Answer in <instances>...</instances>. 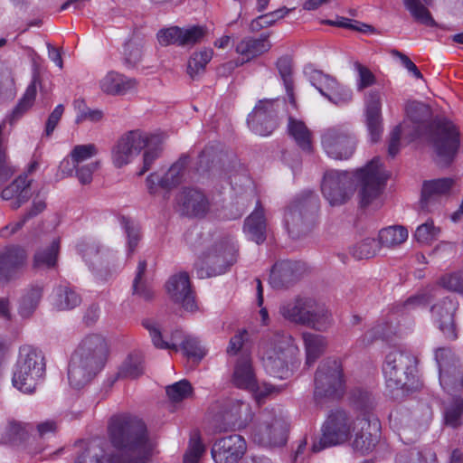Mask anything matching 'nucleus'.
Returning <instances> with one entry per match:
<instances>
[{
    "label": "nucleus",
    "instance_id": "60",
    "mask_svg": "<svg viewBox=\"0 0 463 463\" xmlns=\"http://www.w3.org/2000/svg\"><path fill=\"white\" fill-rule=\"evenodd\" d=\"M120 223L127 234L128 250V252H134L140 239L139 228L135 222L126 217H121Z\"/></svg>",
    "mask_w": 463,
    "mask_h": 463
},
{
    "label": "nucleus",
    "instance_id": "33",
    "mask_svg": "<svg viewBox=\"0 0 463 463\" xmlns=\"http://www.w3.org/2000/svg\"><path fill=\"white\" fill-rule=\"evenodd\" d=\"M99 88L106 94L125 95L137 89V81L118 72L109 71L99 80Z\"/></svg>",
    "mask_w": 463,
    "mask_h": 463
},
{
    "label": "nucleus",
    "instance_id": "14",
    "mask_svg": "<svg viewBox=\"0 0 463 463\" xmlns=\"http://www.w3.org/2000/svg\"><path fill=\"white\" fill-rule=\"evenodd\" d=\"M441 388L451 397H458L463 389V367L450 349L441 347L435 351Z\"/></svg>",
    "mask_w": 463,
    "mask_h": 463
},
{
    "label": "nucleus",
    "instance_id": "49",
    "mask_svg": "<svg viewBox=\"0 0 463 463\" xmlns=\"http://www.w3.org/2000/svg\"><path fill=\"white\" fill-rule=\"evenodd\" d=\"M443 419L447 426L457 428L463 424V398L452 397L444 405Z\"/></svg>",
    "mask_w": 463,
    "mask_h": 463
},
{
    "label": "nucleus",
    "instance_id": "34",
    "mask_svg": "<svg viewBox=\"0 0 463 463\" xmlns=\"http://www.w3.org/2000/svg\"><path fill=\"white\" fill-rule=\"evenodd\" d=\"M243 231L246 237L257 244H260L266 240L267 222L264 210L259 202L255 210L245 220Z\"/></svg>",
    "mask_w": 463,
    "mask_h": 463
},
{
    "label": "nucleus",
    "instance_id": "50",
    "mask_svg": "<svg viewBox=\"0 0 463 463\" xmlns=\"http://www.w3.org/2000/svg\"><path fill=\"white\" fill-rule=\"evenodd\" d=\"M424 4L430 5L432 0H422ZM406 9L410 12L411 16L418 22L427 25H435V21L432 18L429 10L420 3V0H403Z\"/></svg>",
    "mask_w": 463,
    "mask_h": 463
},
{
    "label": "nucleus",
    "instance_id": "21",
    "mask_svg": "<svg viewBox=\"0 0 463 463\" xmlns=\"http://www.w3.org/2000/svg\"><path fill=\"white\" fill-rule=\"evenodd\" d=\"M247 450L245 439L240 435H230L217 439L211 454L215 463H238Z\"/></svg>",
    "mask_w": 463,
    "mask_h": 463
},
{
    "label": "nucleus",
    "instance_id": "51",
    "mask_svg": "<svg viewBox=\"0 0 463 463\" xmlns=\"http://www.w3.org/2000/svg\"><path fill=\"white\" fill-rule=\"evenodd\" d=\"M143 373L142 358L137 354H129L117 373L118 378L135 379Z\"/></svg>",
    "mask_w": 463,
    "mask_h": 463
},
{
    "label": "nucleus",
    "instance_id": "7",
    "mask_svg": "<svg viewBox=\"0 0 463 463\" xmlns=\"http://www.w3.org/2000/svg\"><path fill=\"white\" fill-rule=\"evenodd\" d=\"M45 373L44 358L31 347L20 350L14 367L12 383L14 387L24 393H32Z\"/></svg>",
    "mask_w": 463,
    "mask_h": 463
},
{
    "label": "nucleus",
    "instance_id": "40",
    "mask_svg": "<svg viewBox=\"0 0 463 463\" xmlns=\"http://www.w3.org/2000/svg\"><path fill=\"white\" fill-rule=\"evenodd\" d=\"M37 77H33L32 82L27 86L17 105L6 117L5 121H8L11 125L14 124L33 107L37 94Z\"/></svg>",
    "mask_w": 463,
    "mask_h": 463
},
{
    "label": "nucleus",
    "instance_id": "3",
    "mask_svg": "<svg viewBox=\"0 0 463 463\" xmlns=\"http://www.w3.org/2000/svg\"><path fill=\"white\" fill-rule=\"evenodd\" d=\"M354 406L364 413L363 418H357L358 424L354 433L352 447L362 454L373 450L379 439L380 422L377 419L367 415L375 402L372 393L365 390H355L351 396Z\"/></svg>",
    "mask_w": 463,
    "mask_h": 463
},
{
    "label": "nucleus",
    "instance_id": "54",
    "mask_svg": "<svg viewBox=\"0 0 463 463\" xmlns=\"http://www.w3.org/2000/svg\"><path fill=\"white\" fill-rule=\"evenodd\" d=\"M354 70L355 71V86L358 91H362L376 83V78L368 67L356 61L354 63Z\"/></svg>",
    "mask_w": 463,
    "mask_h": 463
},
{
    "label": "nucleus",
    "instance_id": "17",
    "mask_svg": "<svg viewBox=\"0 0 463 463\" xmlns=\"http://www.w3.org/2000/svg\"><path fill=\"white\" fill-rule=\"evenodd\" d=\"M146 142L147 133L140 130H131L120 136L111 148L113 165L121 168L132 163Z\"/></svg>",
    "mask_w": 463,
    "mask_h": 463
},
{
    "label": "nucleus",
    "instance_id": "63",
    "mask_svg": "<svg viewBox=\"0 0 463 463\" xmlns=\"http://www.w3.org/2000/svg\"><path fill=\"white\" fill-rule=\"evenodd\" d=\"M205 451L199 436H194L190 439L189 447L184 456V463H199L201 457Z\"/></svg>",
    "mask_w": 463,
    "mask_h": 463
},
{
    "label": "nucleus",
    "instance_id": "29",
    "mask_svg": "<svg viewBox=\"0 0 463 463\" xmlns=\"http://www.w3.org/2000/svg\"><path fill=\"white\" fill-rule=\"evenodd\" d=\"M32 196L31 180L27 175H19L1 194L3 200L11 201V208L16 210L25 203Z\"/></svg>",
    "mask_w": 463,
    "mask_h": 463
},
{
    "label": "nucleus",
    "instance_id": "25",
    "mask_svg": "<svg viewBox=\"0 0 463 463\" xmlns=\"http://www.w3.org/2000/svg\"><path fill=\"white\" fill-rule=\"evenodd\" d=\"M250 413L249 403L235 398L225 399L222 402L219 412V417L224 424V427L221 428L220 430L243 427L250 417Z\"/></svg>",
    "mask_w": 463,
    "mask_h": 463
},
{
    "label": "nucleus",
    "instance_id": "64",
    "mask_svg": "<svg viewBox=\"0 0 463 463\" xmlns=\"http://www.w3.org/2000/svg\"><path fill=\"white\" fill-rule=\"evenodd\" d=\"M181 345L185 355L196 361L201 360L206 354L200 342L194 337H186Z\"/></svg>",
    "mask_w": 463,
    "mask_h": 463
},
{
    "label": "nucleus",
    "instance_id": "13",
    "mask_svg": "<svg viewBox=\"0 0 463 463\" xmlns=\"http://www.w3.org/2000/svg\"><path fill=\"white\" fill-rule=\"evenodd\" d=\"M317 208V198L308 192L304 197L296 198L286 208L283 216V224L288 235L298 239L308 231L309 217Z\"/></svg>",
    "mask_w": 463,
    "mask_h": 463
},
{
    "label": "nucleus",
    "instance_id": "57",
    "mask_svg": "<svg viewBox=\"0 0 463 463\" xmlns=\"http://www.w3.org/2000/svg\"><path fill=\"white\" fill-rule=\"evenodd\" d=\"M326 98L335 105L343 106L348 104L352 100L353 92L349 88L341 85L336 80L335 86L330 90Z\"/></svg>",
    "mask_w": 463,
    "mask_h": 463
},
{
    "label": "nucleus",
    "instance_id": "37",
    "mask_svg": "<svg viewBox=\"0 0 463 463\" xmlns=\"http://www.w3.org/2000/svg\"><path fill=\"white\" fill-rule=\"evenodd\" d=\"M302 340L306 353V365L310 367L326 351L327 339L322 335L304 332Z\"/></svg>",
    "mask_w": 463,
    "mask_h": 463
},
{
    "label": "nucleus",
    "instance_id": "36",
    "mask_svg": "<svg viewBox=\"0 0 463 463\" xmlns=\"http://www.w3.org/2000/svg\"><path fill=\"white\" fill-rule=\"evenodd\" d=\"M303 326L318 332H326L334 324L329 309L324 305H318L313 300V307H308Z\"/></svg>",
    "mask_w": 463,
    "mask_h": 463
},
{
    "label": "nucleus",
    "instance_id": "32",
    "mask_svg": "<svg viewBox=\"0 0 463 463\" xmlns=\"http://www.w3.org/2000/svg\"><path fill=\"white\" fill-rule=\"evenodd\" d=\"M313 307V299L296 298L280 303L279 312L283 318L295 324L303 325L308 307Z\"/></svg>",
    "mask_w": 463,
    "mask_h": 463
},
{
    "label": "nucleus",
    "instance_id": "35",
    "mask_svg": "<svg viewBox=\"0 0 463 463\" xmlns=\"http://www.w3.org/2000/svg\"><path fill=\"white\" fill-rule=\"evenodd\" d=\"M144 327L149 332L154 345L160 349H173L177 351L179 340L182 338V332L175 330L170 338L162 332V326L156 320L146 319L143 321Z\"/></svg>",
    "mask_w": 463,
    "mask_h": 463
},
{
    "label": "nucleus",
    "instance_id": "44",
    "mask_svg": "<svg viewBox=\"0 0 463 463\" xmlns=\"http://www.w3.org/2000/svg\"><path fill=\"white\" fill-rule=\"evenodd\" d=\"M454 183V179L449 177L425 181L422 185V200L427 203L431 198L447 194L450 191Z\"/></svg>",
    "mask_w": 463,
    "mask_h": 463
},
{
    "label": "nucleus",
    "instance_id": "27",
    "mask_svg": "<svg viewBox=\"0 0 463 463\" xmlns=\"http://www.w3.org/2000/svg\"><path fill=\"white\" fill-rule=\"evenodd\" d=\"M458 308V302L453 298H445L431 307L434 322L443 335L450 340L457 338L454 314Z\"/></svg>",
    "mask_w": 463,
    "mask_h": 463
},
{
    "label": "nucleus",
    "instance_id": "2",
    "mask_svg": "<svg viewBox=\"0 0 463 463\" xmlns=\"http://www.w3.org/2000/svg\"><path fill=\"white\" fill-rule=\"evenodd\" d=\"M388 177L380 158L374 157L354 171L327 170L323 176L321 191L330 205L336 206L345 203L353 196L357 184L360 204L365 207L378 199Z\"/></svg>",
    "mask_w": 463,
    "mask_h": 463
},
{
    "label": "nucleus",
    "instance_id": "18",
    "mask_svg": "<svg viewBox=\"0 0 463 463\" xmlns=\"http://www.w3.org/2000/svg\"><path fill=\"white\" fill-rule=\"evenodd\" d=\"M189 162V156L184 155L169 167L163 176L156 172L150 174L146 179L148 193L156 194L160 188L171 189L182 182L192 180L194 177L188 168Z\"/></svg>",
    "mask_w": 463,
    "mask_h": 463
},
{
    "label": "nucleus",
    "instance_id": "53",
    "mask_svg": "<svg viewBox=\"0 0 463 463\" xmlns=\"http://www.w3.org/2000/svg\"><path fill=\"white\" fill-rule=\"evenodd\" d=\"M146 269V262L145 260L139 261L133 281L132 289L135 295L144 299H149L153 296V290L144 279Z\"/></svg>",
    "mask_w": 463,
    "mask_h": 463
},
{
    "label": "nucleus",
    "instance_id": "52",
    "mask_svg": "<svg viewBox=\"0 0 463 463\" xmlns=\"http://www.w3.org/2000/svg\"><path fill=\"white\" fill-rule=\"evenodd\" d=\"M213 55V51L212 49H203L198 52L194 53L188 61V74L192 78H194L195 76L203 72L206 65L212 60Z\"/></svg>",
    "mask_w": 463,
    "mask_h": 463
},
{
    "label": "nucleus",
    "instance_id": "42",
    "mask_svg": "<svg viewBox=\"0 0 463 463\" xmlns=\"http://www.w3.org/2000/svg\"><path fill=\"white\" fill-rule=\"evenodd\" d=\"M162 143L163 137L161 135L147 133V142L144 147L146 150L143 155V166L137 172V175H143L159 157L162 152Z\"/></svg>",
    "mask_w": 463,
    "mask_h": 463
},
{
    "label": "nucleus",
    "instance_id": "31",
    "mask_svg": "<svg viewBox=\"0 0 463 463\" xmlns=\"http://www.w3.org/2000/svg\"><path fill=\"white\" fill-rule=\"evenodd\" d=\"M74 353L104 364L108 354V345L101 335L91 334L81 340Z\"/></svg>",
    "mask_w": 463,
    "mask_h": 463
},
{
    "label": "nucleus",
    "instance_id": "16",
    "mask_svg": "<svg viewBox=\"0 0 463 463\" xmlns=\"http://www.w3.org/2000/svg\"><path fill=\"white\" fill-rule=\"evenodd\" d=\"M344 390L341 364L336 360L321 364L315 375L316 397H339Z\"/></svg>",
    "mask_w": 463,
    "mask_h": 463
},
{
    "label": "nucleus",
    "instance_id": "43",
    "mask_svg": "<svg viewBox=\"0 0 463 463\" xmlns=\"http://www.w3.org/2000/svg\"><path fill=\"white\" fill-rule=\"evenodd\" d=\"M408 235V231L403 226H389L379 232L378 242L383 247H395L406 241Z\"/></svg>",
    "mask_w": 463,
    "mask_h": 463
},
{
    "label": "nucleus",
    "instance_id": "58",
    "mask_svg": "<svg viewBox=\"0 0 463 463\" xmlns=\"http://www.w3.org/2000/svg\"><path fill=\"white\" fill-rule=\"evenodd\" d=\"M439 283L449 291L463 295V269L443 275Z\"/></svg>",
    "mask_w": 463,
    "mask_h": 463
},
{
    "label": "nucleus",
    "instance_id": "26",
    "mask_svg": "<svg viewBox=\"0 0 463 463\" xmlns=\"http://www.w3.org/2000/svg\"><path fill=\"white\" fill-rule=\"evenodd\" d=\"M166 290L170 298L175 303L181 304L186 311L193 312L197 309L187 273L180 272L170 277Z\"/></svg>",
    "mask_w": 463,
    "mask_h": 463
},
{
    "label": "nucleus",
    "instance_id": "55",
    "mask_svg": "<svg viewBox=\"0 0 463 463\" xmlns=\"http://www.w3.org/2000/svg\"><path fill=\"white\" fill-rule=\"evenodd\" d=\"M5 121L0 124V185L6 182L15 172L14 167L8 160L6 149L3 145V132Z\"/></svg>",
    "mask_w": 463,
    "mask_h": 463
},
{
    "label": "nucleus",
    "instance_id": "59",
    "mask_svg": "<svg viewBox=\"0 0 463 463\" xmlns=\"http://www.w3.org/2000/svg\"><path fill=\"white\" fill-rule=\"evenodd\" d=\"M179 46H193L199 43L205 35V31L201 26H191L188 28H180Z\"/></svg>",
    "mask_w": 463,
    "mask_h": 463
},
{
    "label": "nucleus",
    "instance_id": "5",
    "mask_svg": "<svg viewBox=\"0 0 463 463\" xmlns=\"http://www.w3.org/2000/svg\"><path fill=\"white\" fill-rule=\"evenodd\" d=\"M288 428V420L281 412L266 411L252 425L250 438L262 447H282L287 443Z\"/></svg>",
    "mask_w": 463,
    "mask_h": 463
},
{
    "label": "nucleus",
    "instance_id": "41",
    "mask_svg": "<svg viewBox=\"0 0 463 463\" xmlns=\"http://www.w3.org/2000/svg\"><path fill=\"white\" fill-rule=\"evenodd\" d=\"M288 132L302 150L307 152L312 150V135L303 121L289 117Z\"/></svg>",
    "mask_w": 463,
    "mask_h": 463
},
{
    "label": "nucleus",
    "instance_id": "6",
    "mask_svg": "<svg viewBox=\"0 0 463 463\" xmlns=\"http://www.w3.org/2000/svg\"><path fill=\"white\" fill-rule=\"evenodd\" d=\"M406 118L391 133L388 152L391 156H395L400 150L402 138L408 141L413 140L420 135L421 129L430 117V108L420 101L410 100L405 106Z\"/></svg>",
    "mask_w": 463,
    "mask_h": 463
},
{
    "label": "nucleus",
    "instance_id": "24",
    "mask_svg": "<svg viewBox=\"0 0 463 463\" xmlns=\"http://www.w3.org/2000/svg\"><path fill=\"white\" fill-rule=\"evenodd\" d=\"M178 202L183 213L194 217H205L214 214V205L205 194L197 189H184L179 195Z\"/></svg>",
    "mask_w": 463,
    "mask_h": 463
},
{
    "label": "nucleus",
    "instance_id": "8",
    "mask_svg": "<svg viewBox=\"0 0 463 463\" xmlns=\"http://www.w3.org/2000/svg\"><path fill=\"white\" fill-rule=\"evenodd\" d=\"M357 418L344 410L332 411L322 427V437L312 445V451L317 453L326 448L347 441L351 433L357 429Z\"/></svg>",
    "mask_w": 463,
    "mask_h": 463
},
{
    "label": "nucleus",
    "instance_id": "1",
    "mask_svg": "<svg viewBox=\"0 0 463 463\" xmlns=\"http://www.w3.org/2000/svg\"><path fill=\"white\" fill-rule=\"evenodd\" d=\"M109 437L120 452L119 458L108 451L106 441L93 439L77 457L75 463H146L155 448L144 421L132 414L113 416L109 425Z\"/></svg>",
    "mask_w": 463,
    "mask_h": 463
},
{
    "label": "nucleus",
    "instance_id": "23",
    "mask_svg": "<svg viewBox=\"0 0 463 463\" xmlns=\"http://www.w3.org/2000/svg\"><path fill=\"white\" fill-rule=\"evenodd\" d=\"M365 126L371 142L380 140L383 134L382 95L378 90L369 91L364 98Z\"/></svg>",
    "mask_w": 463,
    "mask_h": 463
},
{
    "label": "nucleus",
    "instance_id": "38",
    "mask_svg": "<svg viewBox=\"0 0 463 463\" xmlns=\"http://www.w3.org/2000/svg\"><path fill=\"white\" fill-rule=\"evenodd\" d=\"M298 265L289 260L276 263L270 272V284L274 288L286 287L298 278Z\"/></svg>",
    "mask_w": 463,
    "mask_h": 463
},
{
    "label": "nucleus",
    "instance_id": "48",
    "mask_svg": "<svg viewBox=\"0 0 463 463\" xmlns=\"http://www.w3.org/2000/svg\"><path fill=\"white\" fill-rule=\"evenodd\" d=\"M60 250V239L55 238L51 244L40 249L34 254L33 263L36 268H52L55 266Z\"/></svg>",
    "mask_w": 463,
    "mask_h": 463
},
{
    "label": "nucleus",
    "instance_id": "12",
    "mask_svg": "<svg viewBox=\"0 0 463 463\" xmlns=\"http://www.w3.org/2000/svg\"><path fill=\"white\" fill-rule=\"evenodd\" d=\"M436 160L442 166L449 165L455 158L459 146V132L447 118H438L433 124L431 136Z\"/></svg>",
    "mask_w": 463,
    "mask_h": 463
},
{
    "label": "nucleus",
    "instance_id": "19",
    "mask_svg": "<svg viewBox=\"0 0 463 463\" xmlns=\"http://www.w3.org/2000/svg\"><path fill=\"white\" fill-rule=\"evenodd\" d=\"M281 105L283 101L280 99L260 100L247 118L251 131L263 137L271 134L277 126L276 117Z\"/></svg>",
    "mask_w": 463,
    "mask_h": 463
},
{
    "label": "nucleus",
    "instance_id": "15",
    "mask_svg": "<svg viewBox=\"0 0 463 463\" xmlns=\"http://www.w3.org/2000/svg\"><path fill=\"white\" fill-rule=\"evenodd\" d=\"M232 381L237 388L251 392L258 402L275 392L272 385L266 383L261 384L258 383L251 358L249 354H243L236 362Z\"/></svg>",
    "mask_w": 463,
    "mask_h": 463
},
{
    "label": "nucleus",
    "instance_id": "62",
    "mask_svg": "<svg viewBox=\"0 0 463 463\" xmlns=\"http://www.w3.org/2000/svg\"><path fill=\"white\" fill-rule=\"evenodd\" d=\"M192 386L186 380H181L166 388V393L173 402H180L190 396Z\"/></svg>",
    "mask_w": 463,
    "mask_h": 463
},
{
    "label": "nucleus",
    "instance_id": "11",
    "mask_svg": "<svg viewBox=\"0 0 463 463\" xmlns=\"http://www.w3.org/2000/svg\"><path fill=\"white\" fill-rule=\"evenodd\" d=\"M236 246L231 240L216 244L195 263L197 276L204 279L225 273L236 261Z\"/></svg>",
    "mask_w": 463,
    "mask_h": 463
},
{
    "label": "nucleus",
    "instance_id": "9",
    "mask_svg": "<svg viewBox=\"0 0 463 463\" xmlns=\"http://www.w3.org/2000/svg\"><path fill=\"white\" fill-rule=\"evenodd\" d=\"M291 348H294V340L287 334L277 333L261 344L263 366L269 375L279 379L289 376L286 354Z\"/></svg>",
    "mask_w": 463,
    "mask_h": 463
},
{
    "label": "nucleus",
    "instance_id": "45",
    "mask_svg": "<svg viewBox=\"0 0 463 463\" xmlns=\"http://www.w3.org/2000/svg\"><path fill=\"white\" fill-rule=\"evenodd\" d=\"M43 295L40 286H33L27 288L19 301L18 312L23 317H30L36 309Z\"/></svg>",
    "mask_w": 463,
    "mask_h": 463
},
{
    "label": "nucleus",
    "instance_id": "47",
    "mask_svg": "<svg viewBox=\"0 0 463 463\" xmlns=\"http://www.w3.org/2000/svg\"><path fill=\"white\" fill-rule=\"evenodd\" d=\"M305 74L309 82L314 86L319 93L326 98L330 90L335 86L336 80L323 71L313 69L312 67L305 68Z\"/></svg>",
    "mask_w": 463,
    "mask_h": 463
},
{
    "label": "nucleus",
    "instance_id": "20",
    "mask_svg": "<svg viewBox=\"0 0 463 463\" xmlns=\"http://www.w3.org/2000/svg\"><path fill=\"white\" fill-rule=\"evenodd\" d=\"M99 154L98 146L93 143L74 146L69 157L76 167V177L81 184L92 182L93 174L99 168V160H93Z\"/></svg>",
    "mask_w": 463,
    "mask_h": 463
},
{
    "label": "nucleus",
    "instance_id": "39",
    "mask_svg": "<svg viewBox=\"0 0 463 463\" xmlns=\"http://www.w3.org/2000/svg\"><path fill=\"white\" fill-rule=\"evenodd\" d=\"M81 302V298L73 289L68 286L60 285L56 287L51 296V303L53 308L62 311L70 310Z\"/></svg>",
    "mask_w": 463,
    "mask_h": 463
},
{
    "label": "nucleus",
    "instance_id": "46",
    "mask_svg": "<svg viewBox=\"0 0 463 463\" xmlns=\"http://www.w3.org/2000/svg\"><path fill=\"white\" fill-rule=\"evenodd\" d=\"M46 207L45 202L41 198H35L33 201L30 210L23 216V218L14 223H9L0 230V236L7 238L10 235L18 232L24 224L32 217L41 213Z\"/></svg>",
    "mask_w": 463,
    "mask_h": 463
},
{
    "label": "nucleus",
    "instance_id": "61",
    "mask_svg": "<svg viewBox=\"0 0 463 463\" xmlns=\"http://www.w3.org/2000/svg\"><path fill=\"white\" fill-rule=\"evenodd\" d=\"M439 232L432 221H428L417 227L414 237L420 243H430L438 238Z\"/></svg>",
    "mask_w": 463,
    "mask_h": 463
},
{
    "label": "nucleus",
    "instance_id": "30",
    "mask_svg": "<svg viewBox=\"0 0 463 463\" xmlns=\"http://www.w3.org/2000/svg\"><path fill=\"white\" fill-rule=\"evenodd\" d=\"M270 47L271 44L267 35H261L258 38L244 37L236 45V52L241 56V61L237 62L235 66L241 65L267 52Z\"/></svg>",
    "mask_w": 463,
    "mask_h": 463
},
{
    "label": "nucleus",
    "instance_id": "56",
    "mask_svg": "<svg viewBox=\"0 0 463 463\" xmlns=\"http://www.w3.org/2000/svg\"><path fill=\"white\" fill-rule=\"evenodd\" d=\"M378 243L373 238H366L351 249V254L357 260L369 259L378 250Z\"/></svg>",
    "mask_w": 463,
    "mask_h": 463
},
{
    "label": "nucleus",
    "instance_id": "4",
    "mask_svg": "<svg viewBox=\"0 0 463 463\" xmlns=\"http://www.w3.org/2000/svg\"><path fill=\"white\" fill-rule=\"evenodd\" d=\"M415 358L409 353L392 350L383 364V374L386 387L391 391H409L414 383Z\"/></svg>",
    "mask_w": 463,
    "mask_h": 463
},
{
    "label": "nucleus",
    "instance_id": "22",
    "mask_svg": "<svg viewBox=\"0 0 463 463\" xmlns=\"http://www.w3.org/2000/svg\"><path fill=\"white\" fill-rule=\"evenodd\" d=\"M103 365L91 358L73 353L68 368L70 384L77 389L83 387L91 381Z\"/></svg>",
    "mask_w": 463,
    "mask_h": 463
},
{
    "label": "nucleus",
    "instance_id": "10",
    "mask_svg": "<svg viewBox=\"0 0 463 463\" xmlns=\"http://www.w3.org/2000/svg\"><path fill=\"white\" fill-rule=\"evenodd\" d=\"M358 140L348 125H336L325 128L321 134V146L328 157L347 160L353 156Z\"/></svg>",
    "mask_w": 463,
    "mask_h": 463
},
{
    "label": "nucleus",
    "instance_id": "28",
    "mask_svg": "<svg viewBox=\"0 0 463 463\" xmlns=\"http://www.w3.org/2000/svg\"><path fill=\"white\" fill-rule=\"evenodd\" d=\"M27 259L25 250L19 246L6 247L0 252V285L16 277L17 271Z\"/></svg>",
    "mask_w": 463,
    "mask_h": 463
}]
</instances>
